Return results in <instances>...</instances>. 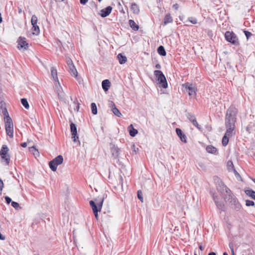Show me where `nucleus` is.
I'll use <instances>...</instances> for the list:
<instances>
[{"label": "nucleus", "mask_w": 255, "mask_h": 255, "mask_svg": "<svg viewBox=\"0 0 255 255\" xmlns=\"http://www.w3.org/2000/svg\"><path fill=\"white\" fill-rule=\"evenodd\" d=\"M243 32H244L245 35H246L247 40H248L250 38V37L252 35H253V34L251 32H250L248 30H244Z\"/></svg>", "instance_id": "38"}, {"label": "nucleus", "mask_w": 255, "mask_h": 255, "mask_svg": "<svg viewBox=\"0 0 255 255\" xmlns=\"http://www.w3.org/2000/svg\"><path fill=\"white\" fill-rule=\"evenodd\" d=\"M208 255H216V254L215 252H210L208 254Z\"/></svg>", "instance_id": "57"}, {"label": "nucleus", "mask_w": 255, "mask_h": 255, "mask_svg": "<svg viewBox=\"0 0 255 255\" xmlns=\"http://www.w3.org/2000/svg\"><path fill=\"white\" fill-rule=\"evenodd\" d=\"M224 199L230 203L231 208L234 211H240L242 208L241 204L233 192L231 194L224 195Z\"/></svg>", "instance_id": "2"}, {"label": "nucleus", "mask_w": 255, "mask_h": 255, "mask_svg": "<svg viewBox=\"0 0 255 255\" xmlns=\"http://www.w3.org/2000/svg\"><path fill=\"white\" fill-rule=\"evenodd\" d=\"M176 132L178 136V137L180 138V140L183 142L184 143L187 142L186 140V136L185 134L183 132L182 130L179 128H176Z\"/></svg>", "instance_id": "17"}, {"label": "nucleus", "mask_w": 255, "mask_h": 255, "mask_svg": "<svg viewBox=\"0 0 255 255\" xmlns=\"http://www.w3.org/2000/svg\"><path fill=\"white\" fill-rule=\"evenodd\" d=\"M130 9L134 14H138L139 13V7L138 5L135 2L131 3Z\"/></svg>", "instance_id": "23"}, {"label": "nucleus", "mask_w": 255, "mask_h": 255, "mask_svg": "<svg viewBox=\"0 0 255 255\" xmlns=\"http://www.w3.org/2000/svg\"><path fill=\"white\" fill-rule=\"evenodd\" d=\"M3 183L2 180L0 178V190L2 191L3 187Z\"/></svg>", "instance_id": "50"}, {"label": "nucleus", "mask_w": 255, "mask_h": 255, "mask_svg": "<svg viewBox=\"0 0 255 255\" xmlns=\"http://www.w3.org/2000/svg\"><path fill=\"white\" fill-rule=\"evenodd\" d=\"M2 22V17L1 15V13H0V23Z\"/></svg>", "instance_id": "60"}, {"label": "nucleus", "mask_w": 255, "mask_h": 255, "mask_svg": "<svg viewBox=\"0 0 255 255\" xmlns=\"http://www.w3.org/2000/svg\"><path fill=\"white\" fill-rule=\"evenodd\" d=\"M111 151L113 156L115 158H118L120 154V149L116 146L114 144L112 145L111 147Z\"/></svg>", "instance_id": "19"}, {"label": "nucleus", "mask_w": 255, "mask_h": 255, "mask_svg": "<svg viewBox=\"0 0 255 255\" xmlns=\"http://www.w3.org/2000/svg\"><path fill=\"white\" fill-rule=\"evenodd\" d=\"M0 109L1 110V112L4 116V119H7L8 117H9L7 109L6 108V105L4 103L1 102L0 103Z\"/></svg>", "instance_id": "18"}, {"label": "nucleus", "mask_w": 255, "mask_h": 255, "mask_svg": "<svg viewBox=\"0 0 255 255\" xmlns=\"http://www.w3.org/2000/svg\"><path fill=\"white\" fill-rule=\"evenodd\" d=\"M217 189L223 196L224 195L231 194L233 192L222 180L218 182Z\"/></svg>", "instance_id": "8"}, {"label": "nucleus", "mask_w": 255, "mask_h": 255, "mask_svg": "<svg viewBox=\"0 0 255 255\" xmlns=\"http://www.w3.org/2000/svg\"><path fill=\"white\" fill-rule=\"evenodd\" d=\"M229 137L228 136H227L226 135H224L223 138H222V145L224 146H226L228 142H229Z\"/></svg>", "instance_id": "36"}, {"label": "nucleus", "mask_w": 255, "mask_h": 255, "mask_svg": "<svg viewBox=\"0 0 255 255\" xmlns=\"http://www.w3.org/2000/svg\"><path fill=\"white\" fill-rule=\"evenodd\" d=\"M188 20L192 24H196L197 23V19L194 17H189Z\"/></svg>", "instance_id": "42"}, {"label": "nucleus", "mask_w": 255, "mask_h": 255, "mask_svg": "<svg viewBox=\"0 0 255 255\" xmlns=\"http://www.w3.org/2000/svg\"><path fill=\"white\" fill-rule=\"evenodd\" d=\"M232 255H235V252H233V253H232Z\"/></svg>", "instance_id": "62"}, {"label": "nucleus", "mask_w": 255, "mask_h": 255, "mask_svg": "<svg viewBox=\"0 0 255 255\" xmlns=\"http://www.w3.org/2000/svg\"><path fill=\"white\" fill-rule=\"evenodd\" d=\"M223 255H228V254H227V253H226V252H224V253H223Z\"/></svg>", "instance_id": "61"}, {"label": "nucleus", "mask_w": 255, "mask_h": 255, "mask_svg": "<svg viewBox=\"0 0 255 255\" xmlns=\"http://www.w3.org/2000/svg\"><path fill=\"white\" fill-rule=\"evenodd\" d=\"M68 69L69 72L72 76L77 77L78 72L74 64L70 67H68Z\"/></svg>", "instance_id": "25"}, {"label": "nucleus", "mask_w": 255, "mask_h": 255, "mask_svg": "<svg viewBox=\"0 0 255 255\" xmlns=\"http://www.w3.org/2000/svg\"><path fill=\"white\" fill-rule=\"evenodd\" d=\"M63 161V156L61 155H58L53 160L49 162V166L53 171H56L57 166L62 163Z\"/></svg>", "instance_id": "7"}, {"label": "nucleus", "mask_w": 255, "mask_h": 255, "mask_svg": "<svg viewBox=\"0 0 255 255\" xmlns=\"http://www.w3.org/2000/svg\"><path fill=\"white\" fill-rule=\"evenodd\" d=\"M38 18L35 15H32L31 18V23L32 25L31 31L32 34L38 35L40 33V29L37 25Z\"/></svg>", "instance_id": "10"}, {"label": "nucleus", "mask_w": 255, "mask_h": 255, "mask_svg": "<svg viewBox=\"0 0 255 255\" xmlns=\"http://www.w3.org/2000/svg\"><path fill=\"white\" fill-rule=\"evenodd\" d=\"M104 197L95 199V201L91 200L89 202L90 206L91 207L94 216L97 220H98V212H100L103 206L104 201Z\"/></svg>", "instance_id": "3"}, {"label": "nucleus", "mask_w": 255, "mask_h": 255, "mask_svg": "<svg viewBox=\"0 0 255 255\" xmlns=\"http://www.w3.org/2000/svg\"><path fill=\"white\" fill-rule=\"evenodd\" d=\"M93 3H94V5H95L96 7H97V4H96L94 2H93Z\"/></svg>", "instance_id": "63"}, {"label": "nucleus", "mask_w": 255, "mask_h": 255, "mask_svg": "<svg viewBox=\"0 0 255 255\" xmlns=\"http://www.w3.org/2000/svg\"><path fill=\"white\" fill-rule=\"evenodd\" d=\"M91 108L92 113L93 115H96L97 114V108L95 103H92L91 104Z\"/></svg>", "instance_id": "34"}, {"label": "nucleus", "mask_w": 255, "mask_h": 255, "mask_svg": "<svg viewBox=\"0 0 255 255\" xmlns=\"http://www.w3.org/2000/svg\"><path fill=\"white\" fill-rule=\"evenodd\" d=\"M229 247L231 251V253H233V252H234V244L233 242H230L229 244Z\"/></svg>", "instance_id": "48"}, {"label": "nucleus", "mask_w": 255, "mask_h": 255, "mask_svg": "<svg viewBox=\"0 0 255 255\" xmlns=\"http://www.w3.org/2000/svg\"><path fill=\"white\" fill-rule=\"evenodd\" d=\"M9 148L6 145H3L0 150V156L1 162H4L5 165H8L10 161V155L8 153Z\"/></svg>", "instance_id": "4"}, {"label": "nucleus", "mask_w": 255, "mask_h": 255, "mask_svg": "<svg viewBox=\"0 0 255 255\" xmlns=\"http://www.w3.org/2000/svg\"><path fill=\"white\" fill-rule=\"evenodd\" d=\"M246 194L252 199L255 200V191L252 189H248L245 191Z\"/></svg>", "instance_id": "28"}, {"label": "nucleus", "mask_w": 255, "mask_h": 255, "mask_svg": "<svg viewBox=\"0 0 255 255\" xmlns=\"http://www.w3.org/2000/svg\"><path fill=\"white\" fill-rule=\"evenodd\" d=\"M11 206L16 209L19 207V204L14 201L11 202Z\"/></svg>", "instance_id": "46"}, {"label": "nucleus", "mask_w": 255, "mask_h": 255, "mask_svg": "<svg viewBox=\"0 0 255 255\" xmlns=\"http://www.w3.org/2000/svg\"><path fill=\"white\" fill-rule=\"evenodd\" d=\"M137 195L138 198L140 200L141 202H143V197H142V193L141 190H138L137 192Z\"/></svg>", "instance_id": "40"}, {"label": "nucleus", "mask_w": 255, "mask_h": 255, "mask_svg": "<svg viewBox=\"0 0 255 255\" xmlns=\"http://www.w3.org/2000/svg\"><path fill=\"white\" fill-rule=\"evenodd\" d=\"M253 181H254V182L255 183V179H253Z\"/></svg>", "instance_id": "64"}, {"label": "nucleus", "mask_w": 255, "mask_h": 255, "mask_svg": "<svg viewBox=\"0 0 255 255\" xmlns=\"http://www.w3.org/2000/svg\"><path fill=\"white\" fill-rule=\"evenodd\" d=\"M173 7L176 10H177L179 8V5L177 3H175L173 4Z\"/></svg>", "instance_id": "53"}, {"label": "nucleus", "mask_w": 255, "mask_h": 255, "mask_svg": "<svg viewBox=\"0 0 255 255\" xmlns=\"http://www.w3.org/2000/svg\"><path fill=\"white\" fill-rule=\"evenodd\" d=\"M128 129L129 130V135L132 137L135 136L138 133L137 130L133 128L132 125H130L128 127Z\"/></svg>", "instance_id": "26"}, {"label": "nucleus", "mask_w": 255, "mask_h": 255, "mask_svg": "<svg viewBox=\"0 0 255 255\" xmlns=\"http://www.w3.org/2000/svg\"><path fill=\"white\" fill-rule=\"evenodd\" d=\"M58 95L60 99H62L63 98V94L62 93H58Z\"/></svg>", "instance_id": "55"}, {"label": "nucleus", "mask_w": 255, "mask_h": 255, "mask_svg": "<svg viewBox=\"0 0 255 255\" xmlns=\"http://www.w3.org/2000/svg\"><path fill=\"white\" fill-rule=\"evenodd\" d=\"M129 24L130 26V27L134 30L137 31L139 29L138 25L136 24V23L134 22L133 20L130 19L128 21Z\"/></svg>", "instance_id": "30"}, {"label": "nucleus", "mask_w": 255, "mask_h": 255, "mask_svg": "<svg viewBox=\"0 0 255 255\" xmlns=\"http://www.w3.org/2000/svg\"><path fill=\"white\" fill-rule=\"evenodd\" d=\"M70 130L72 134V138L73 139V141L76 142L79 137L77 135V127L76 125L72 122L70 124Z\"/></svg>", "instance_id": "13"}, {"label": "nucleus", "mask_w": 255, "mask_h": 255, "mask_svg": "<svg viewBox=\"0 0 255 255\" xmlns=\"http://www.w3.org/2000/svg\"><path fill=\"white\" fill-rule=\"evenodd\" d=\"M199 249L201 251H203L204 250V248L201 245L199 246Z\"/></svg>", "instance_id": "59"}, {"label": "nucleus", "mask_w": 255, "mask_h": 255, "mask_svg": "<svg viewBox=\"0 0 255 255\" xmlns=\"http://www.w3.org/2000/svg\"><path fill=\"white\" fill-rule=\"evenodd\" d=\"M225 37L227 41L236 45L239 44L238 38L233 31H226L225 33Z\"/></svg>", "instance_id": "9"}, {"label": "nucleus", "mask_w": 255, "mask_h": 255, "mask_svg": "<svg viewBox=\"0 0 255 255\" xmlns=\"http://www.w3.org/2000/svg\"><path fill=\"white\" fill-rule=\"evenodd\" d=\"M186 90H189L188 94L190 96H195L196 95L197 88L192 83L189 82L185 83L182 85Z\"/></svg>", "instance_id": "11"}, {"label": "nucleus", "mask_w": 255, "mask_h": 255, "mask_svg": "<svg viewBox=\"0 0 255 255\" xmlns=\"http://www.w3.org/2000/svg\"><path fill=\"white\" fill-rule=\"evenodd\" d=\"M154 74L160 86L164 89L167 88L168 84L165 76L163 72L160 70H155L154 71Z\"/></svg>", "instance_id": "5"}, {"label": "nucleus", "mask_w": 255, "mask_h": 255, "mask_svg": "<svg viewBox=\"0 0 255 255\" xmlns=\"http://www.w3.org/2000/svg\"><path fill=\"white\" fill-rule=\"evenodd\" d=\"M232 171H234V174H235V176H236V177H237V176H240V175L239 173L236 171V170L235 169H235H234Z\"/></svg>", "instance_id": "52"}, {"label": "nucleus", "mask_w": 255, "mask_h": 255, "mask_svg": "<svg viewBox=\"0 0 255 255\" xmlns=\"http://www.w3.org/2000/svg\"><path fill=\"white\" fill-rule=\"evenodd\" d=\"M131 149L132 151L133 154H136L137 151L138 150V148H136L135 146L134 143H133L131 146Z\"/></svg>", "instance_id": "45"}, {"label": "nucleus", "mask_w": 255, "mask_h": 255, "mask_svg": "<svg viewBox=\"0 0 255 255\" xmlns=\"http://www.w3.org/2000/svg\"><path fill=\"white\" fill-rule=\"evenodd\" d=\"M74 104L75 105V108H74V110L78 112L79 109V104L78 103L77 99H75V101L73 102Z\"/></svg>", "instance_id": "43"}, {"label": "nucleus", "mask_w": 255, "mask_h": 255, "mask_svg": "<svg viewBox=\"0 0 255 255\" xmlns=\"http://www.w3.org/2000/svg\"><path fill=\"white\" fill-rule=\"evenodd\" d=\"M5 128L6 134L10 137H13V124L10 117H8L7 119H5Z\"/></svg>", "instance_id": "6"}, {"label": "nucleus", "mask_w": 255, "mask_h": 255, "mask_svg": "<svg viewBox=\"0 0 255 255\" xmlns=\"http://www.w3.org/2000/svg\"><path fill=\"white\" fill-rule=\"evenodd\" d=\"M155 68L157 69H160L161 68V65L159 64H156L155 65Z\"/></svg>", "instance_id": "56"}, {"label": "nucleus", "mask_w": 255, "mask_h": 255, "mask_svg": "<svg viewBox=\"0 0 255 255\" xmlns=\"http://www.w3.org/2000/svg\"><path fill=\"white\" fill-rule=\"evenodd\" d=\"M157 52L158 53V54L162 56H166V52L164 47L163 46H162V45L159 46L157 48Z\"/></svg>", "instance_id": "32"}, {"label": "nucleus", "mask_w": 255, "mask_h": 255, "mask_svg": "<svg viewBox=\"0 0 255 255\" xmlns=\"http://www.w3.org/2000/svg\"><path fill=\"white\" fill-rule=\"evenodd\" d=\"M30 151L32 152L34 155H36L39 153L38 150L35 148V146L30 147Z\"/></svg>", "instance_id": "39"}, {"label": "nucleus", "mask_w": 255, "mask_h": 255, "mask_svg": "<svg viewBox=\"0 0 255 255\" xmlns=\"http://www.w3.org/2000/svg\"><path fill=\"white\" fill-rule=\"evenodd\" d=\"M21 103L25 109H29V104H28V101L26 99H25V98L21 99Z\"/></svg>", "instance_id": "33"}, {"label": "nucleus", "mask_w": 255, "mask_h": 255, "mask_svg": "<svg viewBox=\"0 0 255 255\" xmlns=\"http://www.w3.org/2000/svg\"><path fill=\"white\" fill-rule=\"evenodd\" d=\"M4 199H5L6 203L7 204H9L10 202L11 203V202H12L11 201V199L10 197H9L8 196H5Z\"/></svg>", "instance_id": "49"}, {"label": "nucleus", "mask_w": 255, "mask_h": 255, "mask_svg": "<svg viewBox=\"0 0 255 255\" xmlns=\"http://www.w3.org/2000/svg\"><path fill=\"white\" fill-rule=\"evenodd\" d=\"M217 208L221 211H225V205L221 201H219L215 203Z\"/></svg>", "instance_id": "27"}, {"label": "nucleus", "mask_w": 255, "mask_h": 255, "mask_svg": "<svg viewBox=\"0 0 255 255\" xmlns=\"http://www.w3.org/2000/svg\"><path fill=\"white\" fill-rule=\"evenodd\" d=\"M117 59H118L119 62L121 64L125 63L127 61V57L123 55L122 53H119L117 55Z\"/></svg>", "instance_id": "24"}, {"label": "nucleus", "mask_w": 255, "mask_h": 255, "mask_svg": "<svg viewBox=\"0 0 255 255\" xmlns=\"http://www.w3.org/2000/svg\"><path fill=\"white\" fill-rule=\"evenodd\" d=\"M18 48H23L24 50H26L28 48V43L25 41L24 37H19L18 39Z\"/></svg>", "instance_id": "14"}, {"label": "nucleus", "mask_w": 255, "mask_h": 255, "mask_svg": "<svg viewBox=\"0 0 255 255\" xmlns=\"http://www.w3.org/2000/svg\"><path fill=\"white\" fill-rule=\"evenodd\" d=\"M172 22H173V18H172L170 13H167L164 18L163 25H166L169 23H172Z\"/></svg>", "instance_id": "21"}, {"label": "nucleus", "mask_w": 255, "mask_h": 255, "mask_svg": "<svg viewBox=\"0 0 255 255\" xmlns=\"http://www.w3.org/2000/svg\"><path fill=\"white\" fill-rule=\"evenodd\" d=\"M109 106L111 108V110L115 115L117 116L118 117H121L122 116V114L121 113L120 111L117 108L115 103L113 101H109Z\"/></svg>", "instance_id": "15"}, {"label": "nucleus", "mask_w": 255, "mask_h": 255, "mask_svg": "<svg viewBox=\"0 0 255 255\" xmlns=\"http://www.w3.org/2000/svg\"><path fill=\"white\" fill-rule=\"evenodd\" d=\"M113 7L111 6H108L105 8H103L100 11V15L102 17L108 16L112 10Z\"/></svg>", "instance_id": "16"}, {"label": "nucleus", "mask_w": 255, "mask_h": 255, "mask_svg": "<svg viewBox=\"0 0 255 255\" xmlns=\"http://www.w3.org/2000/svg\"><path fill=\"white\" fill-rule=\"evenodd\" d=\"M207 151L209 153L216 154L217 152V148L212 146V145H208L206 147Z\"/></svg>", "instance_id": "31"}, {"label": "nucleus", "mask_w": 255, "mask_h": 255, "mask_svg": "<svg viewBox=\"0 0 255 255\" xmlns=\"http://www.w3.org/2000/svg\"><path fill=\"white\" fill-rule=\"evenodd\" d=\"M238 113V109L234 106H231L228 108L226 111L225 118L226 127H235Z\"/></svg>", "instance_id": "1"}, {"label": "nucleus", "mask_w": 255, "mask_h": 255, "mask_svg": "<svg viewBox=\"0 0 255 255\" xmlns=\"http://www.w3.org/2000/svg\"><path fill=\"white\" fill-rule=\"evenodd\" d=\"M246 205L248 207L255 206V202L252 200H246Z\"/></svg>", "instance_id": "37"}, {"label": "nucleus", "mask_w": 255, "mask_h": 255, "mask_svg": "<svg viewBox=\"0 0 255 255\" xmlns=\"http://www.w3.org/2000/svg\"><path fill=\"white\" fill-rule=\"evenodd\" d=\"M253 128L252 124H249L246 127V130L248 133H251V129Z\"/></svg>", "instance_id": "47"}, {"label": "nucleus", "mask_w": 255, "mask_h": 255, "mask_svg": "<svg viewBox=\"0 0 255 255\" xmlns=\"http://www.w3.org/2000/svg\"><path fill=\"white\" fill-rule=\"evenodd\" d=\"M66 63L68 67H70L74 64L72 60L70 58H66Z\"/></svg>", "instance_id": "44"}, {"label": "nucleus", "mask_w": 255, "mask_h": 255, "mask_svg": "<svg viewBox=\"0 0 255 255\" xmlns=\"http://www.w3.org/2000/svg\"><path fill=\"white\" fill-rule=\"evenodd\" d=\"M212 197L214 203H216V202L219 201V196L216 194L212 193Z\"/></svg>", "instance_id": "41"}, {"label": "nucleus", "mask_w": 255, "mask_h": 255, "mask_svg": "<svg viewBox=\"0 0 255 255\" xmlns=\"http://www.w3.org/2000/svg\"><path fill=\"white\" fill-rule=\"evenodd\" d=\"M51 74L55 81H58L57 70L54 67L51 68Z\"/></svg>", "instance_id": "29"}, {"label": "nucleus", "mask_w": 255, "mask_h": 255, "mask_svg": "<svg viewBox=\"0 0 255 255\" xmlns=\"http://www.w3.org/2000/svg\"><path fill=\"white\" fill-rule=\"evenodd\" d=\"M187 119L192 123V124L200 131H202V127L199 125L196 120L195 116L191 113L187 114Z\"/></svg>", "instance_id": "12"}, {"label": "nucleus", "mask_w": 255, "mask_h": 255, "mask_svg": "<svg viewBox=\"0 0 255 255\" xmlns=\"http://www.w3.org/2000/svg\"><path fill=\"white\" fill-rule=\"evenodd\" d=\"M227 130L225 133V135L228 137H231L233 135V131L235 130V127H226Z\"/></svg>", "instance_id": "22"}, {"label": "nucleus", "mask_w": 255, "mask_h": 255, "mask_svg": "<svg viewBox=\"0 0 255 255\" xmlns=\"http://www.w3.org/2000/svg\"><path fill=\"white\" fill-rule=\"evenodd\" d=\"M111 86V83L108 79L104 80L102 82V87L105 92L109 90Z\"/></svg>", "instance_id": "20"}, {"label": "nucleus", "mask_w": 255, "mask_h": 255, "mask_svg": "<svg viewBox=\"0 0 255 255\" xmlns=\"http://www.w3.org/2000/svg\"><path fill=\"white\" fill-rule=\"evenodd\" d=\"M227 166L229 171H232L235 169L233 163L231 160H229L227 162Z\"/></svg>", "instance_id": "35"}, {"label": "nucleus", "mask_w": 255, "mask_h": 255, "mask_svg": "<svg viewBox=\"0 0 255 255\" xmlns=\"http://www.w3.org/2000/svg\"><path fill=\"white\" fill-rule=\"evenodd\" d=\"M18 10L19 13H21L22 11V9L19 7H18Z\"/></svg>", "instance_id": "58"}, {"label": "nucleus", "mask_w": 255, "mask_h": 255, "mask_svg": "<svg viewBox=\"0 0 255 255\" xmlns=\"http://www.w3.org/2000/svg\"><path fill=\"white\" fill-rule=\"evenodd\" d=\"M20 145L21 146H22V147H26L27 146V143L24 142H22L20 144Z\"/></svg>", "instance_id": "54"}, {"label": "nucleus", "mask_w": 255, "mask_h": 255, "mask_svg": "<svg viewBox=\"0 0 255 255\" xmlns=\"http://www.w3.org/2000/svg\"><path fill=\"white\" fill-rule=\"evenodd\" d=\"M88 0H80V3L82 4H85L87 2Z\"/></svg>", "instance_id": "51"}]
</instances>
